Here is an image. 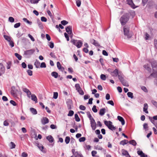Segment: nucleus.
Masks as SVG:
<instances>
[{
  "label": "nucleus",
  "instance_id": "20e7f679",
  "mask_svg": "<svg viewBox=\"0 0 157 157\" xmlns=\"http://www.w3.org/2000/svg\"><path fill=\"white\" fill-rule=\"evenodd\" d=\"M35 50L34 49H31L26 50L24 51V56L26 58H29L35 52Z\"/></svg>",
  "mask_w": 157,
  "mask_h": 157
},
{
  "label": "nucleus",
  "instance_id": "680f3d73",
  "mask_svg": "<svg viewBox=\"0 0 157 157\" xmlns=\"http://www.w3.org/2000/svg\"><path fill=\"white\" fill-rule=\"evenodd\" d=\"M38 24L40 28H43V25L42 23L39 20H38Z\"/></svg>",
  "mask_w": 157,
  "mask_h": 157
},
{
  "label": "nucleus",
  "instance_id": "bf43d9fd",
  "mask_svg": "<svg viewBox=\"0 0 157 157\" xmlns=\"http://www.w3.org/2000/svg\"><path fill=\"white\" fill-rule=\"evenodd\" d=\"M40 0H30V2L32 3H37Z\"/></svg>",
  "mask_w": 157,
  "mask_h": 157
},
{
  "label": "nucleus",
  "instance_id": "dca6fc26",
  "mask_svg": "<svg viewBox=\"0 0 157 157\" xmlns=\"http://www.w3.org/2000/svg\"><path fill=\"white\" fill-rule=\"evenodd\" d=\"M118 120L120 121L122 125H124L125 124V121L124 118L120 116H117Z\"/></svg>",
  "mask_w": 157,
  "mask_h": 157
},
{
  "label": "nucleus",
  "instance_id": "c03bdc74",
  "mask_svg": "<svg viewBox=\"0 0 157 157\" xmlns=\"http://www.w3.org/2000/svg\"><path fill=\"white\" fill-rule=\"evenodd\" d=\"M10 144L11 145L10 146V148L11 149H13L15 147L16 145L15 144L13 143V142H10Z\"/></svg>",
  "mask_w": 157,
  "mask_h": 157
},
{
  "label": "nucleus",
  "instance_id": "603ef678",
  "mask_svg": "<svg viewBox=\"0 0 157 157\" xmlns=\"http://www.w3.org/2000/svg\"><path fill=\"white\" fill-rule=\"evenodd\" d=\"M75 87L76 88V90H78L79 89H81V87L79 86V84H76L75 86Z\"/></svg>",
  "mask_w": 157,
  "mask_h": 157
},
{
  "label": "nucleus",
  "instance_id": "393cba45",
  "mask_svg": "<svg viewBox=\"0 0 157 157\" xmlns=\"http://www.w3.org/2000/svg\"><path fill=\"white\" fill-rule=\"evenodd\" d=\"M128 143L130 144H131L133 146H136L137 144V143L136 141L134 140H130L128 142Z\"/></svg>",
  "mask_w": 157,
  "mask_h": 157
},
{
  "label": "nucleus",
  "instance_id": "f03ea898",
  "mask_svg": "<svg viewBox=\"0 0 157 157\" xmlns=\"http://www.w3.org/2000/svg\"><path fill=\"white\" fill-rule=\"evenodd\" d=\"M129 18V14L125 13L120 18V20L122 25H124L128 22Z\"/></svg>",
  "mask_w": 157,
  "mask_h": 157
},
{
  "label": "nucleus",
  "instance_id": "4c0bfd02",
  "mask_svg": "<svg viewBox=\"0 0 157 157\" xmlns=\"http://www.w3.org/2000/svg\"><path fill=\"white\" fill-rule=\"evenodd\" d=\"M4 38L8 42L10 41L11 40V38L10 37L6 35H4Z\"/></svg>",
  "mask_w": 157,
  "mask_h": 157
},
{
  "label": "nucleus",
  "instance_id": "f3484780",
  "mask_svg": "<svg viewBox=\"0 0 157 157\" xmlns=\"http://www.w3.org/2000/svg\"><path fill=\"white\" fill-rule=\"evenodd\" d=\"M122 154L126 157H131L128 152L125 150L123 149L122 150Z\"/></svg>",
  "mask_w": 157,
  "mask_h": 157
},
{
  "label": "nucleus",
  "instance_id": "37998d69",
  "mask_svg": "<svg viewBox=\"0 0 157 157\" xmlns=\"http://www.w3.org/2000/svg\"><path fill=\"white\" fill-rule=\"evenodd\" d=\"M22 90L26 94L29 93V92L30 91L29 89L25 88H23Z\"/></svg>",
  "mask_w": 157,
  "mask_h": 157
},
{
  "label": "nucleus",
  "instance_id": "423d86ee",
  "mask_svg": "<svg viewBox=\"0 0 157 157\" xmlns=\"http://www.w3.org/2000/svg\"><path fill=\"white\" fill-rule=\"evenodd\" d=\"M71 41L73 44L78 48H80L83 44L82 42L80 40H78L73 39L71 40Z\"/></svg>",
  "mask_w": 157,
  "mask_h": 157
},
{
  "label": "nucleus",
  "instance_id": "412c9836",
  "mask_svg": "<svg viewBox=\"0 0 157 157\" xmlns=\"http://www.w3.org/2000/svg\"><path fill=\"white\" fill-rule=\"evenodd\" d=\"M148 106L147 103H145L144 104V107L143 108L144 111L146 113H148V111L147 110L148 109Z\"/></svg>",
  "mask_w": 157,
  "mask_h": 157
},
{
  "label": "nucleus",
  "instance_id": "338daca9",
  "mask_svg": "<svg viewBox=\"0 0 157 157\" xmlns=\"http://www.w3.org/2000/svg\"><path fill=\"white\" fill-rule=\"evenodd\" d=\"M41 20L43 22H46L47 21L46 18L44 17H41Z\"/></svg>",
  "mask_w": 157,
  "mask_h": 157
},
{
  "label": "nucleus",
  "instance_id": "c9c22d12",
  "mask_svg": "<svg viewBox=\"0 0 157 157\" xmlns=\"http://www.w3.org/2000/svg\"><path fill=\"white\" fill-rule=\"evenodd\" d=\"M11 93L14 96L16 97L17 96L15 90H11Z\"/></svg>",
  "mask_w": 157,
  "mask_h": 157
},
{
  "label": "nucleus",
  "instance_id": "09e8293b",
  "mask_svg": "<svg viewBox=\"0 0 157 157\" xmlns=\"http://www.w3.org/2000/svg\"><path fill=\"white\" fill-rule=\"evenodd\" d=\"M21 23L20 22L16 23L14 25V27L15 28H17L21 26Z\"/></svg>",
  "mask_w": 157,
  "mask_h": 157
},
{
  "label": "nucleus",
  "instance_id": "c756f323",
  "mask_svg": "<svg viewBox=\"0 0 157 157\" xmlns=\"http://www.w3.org/2000/svg\"><path fill=\"white\" fill-rule=\"evenodd\" d=\"M40 64V63L39 61L36 59L34 63V65L37 68H39Z\"/></svg>",
  "mask_w": 157,
  "mask_h": 157
},
{
  "label": "nucleus",
  "instance_id": "5fc2aeb1",
  "mask_svg": "<svg viewBox=\"0 0 157 157\" xmlns=\"http://www.w3.org/2000/svg\"><path fill=\"white\" fill-rule=\"evenodd\" d=\"M79 108L80 110H84L86 109V107L85 106L82 105H80Z\"/></svg>",
  "mask_w": 157,
  "mask_h": 157
},
{
  "label": "nucleus",
  "instance_id": "f704fd0d",
  "mask_svg": "<svg viewBox=\"0 0 157 157\" xmlns=\"http://www.w3.org/2000/svg\"><path fill=\"white\" fill-rule=\"evenodd\" d=\"M14 55L19 60H21V59L22 56L18 53H16L14 54Z\"/></svg>",
  "mask_w": 157,
  "mask_h": 157
},
{
  "label": "nucleus",
  "instance_id": "72a5a7b5",
  "mask_svg": "<svg viewBox=\"0 0 157 157\" xmlns=\"http://www.w3.org/2000/svg\"><path fill=\"white\" fill-rule=\"evenodd\" d=\"M149 120H150L151 122L154 124V125L157 122L156 121V122H155V119H154L153 118V117L152 118L151 117H149Z\"/></svg>",
  "mask_w": 157,
  "mask_h": 157
},
{
  "label": "nucleus",
  "instance_id": "2f4dec72",
  "mask_svg": "<svg viewBox=\"0 0 157 157\" xmlns=\"http://www.w3.org/2000/svg\"><path fill=\"white\" fill-rule=\"evenodd\" d=\"M51 75L55 78H56L58 77V74L56 72L53 71L51 73Z\"/></svg>",
  "mask_w": 157,
  "mask_h": 157
},
{
  "label": "nucleus",
  "instance_id": "9d476101",
  "mask_svg": "<svg viewBox=\"0 0 157 157\" xmlns=\"http://www.w3.org/2000/svg\"><path fill=\"white\" fill-rule=\"evenodd\" d=\"M67 107L68 109H71V106L72 105V101L71 100L68 99L66 102Z\"/></svg>",
  "mask_w": 157,
  "mask_h": 157
},
{
  "label": "nucleus",
  "instance_id": "f257e3e1",
  "mask_svg": "<svg viewBox=\"0 0 157 157\" xmlns=\"http://www.w3.org/2000/svg\"><path fill=\"white\" fill-rule=\"evenodd\" d=\"M150 63L153 69V73L151 74L150 76L153 78L157 77V62L155 60H152Z\"/></svg>",
  "mask_w": 157,
  "mask_h": 157
},
{
  "label": "nucleus",
  "instance_id": "bb28decb",
  "mask_svg": "<svg viewBox=\"0 0 157 157\" xmlns=\"http://www.w3.org/2000/svg\"><path fill=\"white\" fill-rule=\"evenodd\" d=\"M127 2L128 4L134 8L133 6L134 5L132 2V0H127Z\"/></svg>",
  "mask_w": 157,
  "mask_h": 157
},
{
  "label": "nucleus",
  "instance_id": "0eeeda50",
  "mask_svg": "<svg viewBox=\"0 0 157 157\" xmlns=\"http://www.w3.org/2000/svg\"><path fill=\"white\" fill-rule=\"evenodd\" d=\"M111 75L113 76H116L118 75V78H124V75H119L118 73V70L117 69L111 72Z\"/></svg>",
  "mask_w": 157,
  "mask_h": 157
},
{
  "label": "nucleus",
  "instance_id": "de8ad7c7",
  "mask_svg": "<svg viewBox=\"0 0 157 157\" xmlns=\"http://www.w3.org/2000/svg\"><path fill=\"white\" fill-rule=\"evenodd\" d=\"M61 24L63 25H65L68 23V22L65 20H63L61 22Z\"/></svg>",
  "mask_w": 157,
  "mask_h": 157
},
{
  "label": "nucleus",
  "instance_id": "052dcab7",
  "mask_svg": "<svg viewBox=\"0 0 157 157\" xmlns=\"http://www.w3.org/2000/svg\"><path fill=\"white\" fill-rule=\"evenodd\" d=\"M142 90H143L144 92H147V88L144 86H142L141 88Z\"/></svg>",
  "mask_w": 157,
  "mask_h": 157
},
{
  "label": "nucleus",
  "instance_id": "e2e57ef3",
  "mask_svg": "<svg viewBox=\"0 0 157 157\" xmlns=\"http://www.w3.org/2000/svg\"><path fill=\"white\" fill-rule=\"evenodd\" d=\"M10 104H12L13 106L16 105H17L16 103L13 100H10Z\"/></svg>",
  "mask_w": 157,
  "mask_h": 157
},
{
  "label": "nucleus",
  "instance_id": "7ed1b4c3",
  "mask_svg": "<svg viewBox=\"0 0 157 157\" xmlns=\"http://www.w3.org/2000/svg\"><path fill=\"white\" fill-rule=\"evenodd\" d=\"M124 34L127 38H130L132 36V33L129 31V28L128 27L124 26L123 28Z\"/></svg>",
  "mask_w": 157,
  "mask_h": 157
},
{
  "label": "nucleus",
  "instance_id": "0e129e2a",
  "mask_svg": "<svg viewBox=\"0 0 157 157\" xmlns=\"http://www.w3.org/2000/svg\"><path fill=\"white\" fill-rule=\"evenodd\" d=\"M28 36L30 38V39L33 41H35L34 38L33 37V36L29 34H28Z\"/></svg>",
  "mask_w": 157,
  "mask_h": 157
},
{
  "label": "nucleus",
  "instance_id": "2eb2a0df",
  "mask_svg": "<svg viewBox=\"0 0 157 157\" xmlns=\"http://www.w3.org/2000/svg\"><path fill=\"white\" fill-rule=\"evenodd\" d=\"M90 42L96 46H99L100 44L96 40L94 39H91L90 40Z\"/></svg>",
  "mask_w": 157,
  "mask_h": 157
},
{
  "label": "nucleus",
  "instance_id": "cd10ccee",
  "mask_svg": "<svg viewBox=\"0 0 157 157\" xmlns=\"http://www.w3.org/2000/svg\"><path fill=\"white\" fill-rule=\"evenodd\" d=\"M37 147L42 152L45 153V151L43 150L44 149V146L42 144H38Z\"/></svg>",
  "mask_w": 157,
  "mask_h": 157
},
{
  "label": "nucleus",
  "instance_id": "13d9d810",
  "mask_svg": "<svg viewBox=\"0 0 157 157\" xmlns=\"http://www.w3.org/2000/svg\"><path fill=\"white\" fill-rule=\"evenodd\" d=\"M46 67V65L45 63L43 62L41 64L40 67L41 68H45Z\"/></svg>",
  "mask_w": 157,
  "mask_h": 157
},
{
  "label": "nucleus",
  "instance_id": "39448f33",
  "mask_svg": "<svg viewBox=\"0 0 157 157\" xmlns=\"http://www.w3.org/2000/svg\"><path fill=\"white\" fill-rule=\"evenodd\" d=\"M105 124L106 125L109 129L111 130H115L116 128L113 125H112V123L110 121H104Z\"/></svg>",
  "mask_w": 157,
  "mask_h": 157
},
{
  "label": "nucleus",
  "instance_id": "473e14b6",
  "mask_svg": "<svg viewBox=\"0 0 157 157\" xmlns=\"http://www.w3.org/2000/svg\"><path fill=\"white\" fill-rule=\"evenodd\" d=\"M133 93H132L131 92H128L127 95L130 98H133Z\"/></svg>",
  "mask_w": 157,
  "mask_h": 157
},
{
  "label": "nucleus",
  "instance_id": "49530a36",
  "mask_svg": "<svg viewBox=\"0 0 157 157\" xmlns=\"http://www.w3.org/2000/svg\"><path fill=\"white\" fill-rule=\"evenodd\" d=\"M48 45L49 46L50 48H53L54 46V43L52 42H50L49 43Z\"/></svg>",
  "mask_w": 157,
  "mask_h": 157
},
{
  "label": "nucleus",
  "instance_id": "7c9ffc66",
  "mask_svg": "<svg viewBox=\"0 0 157 157\" xmlns=\"http://www.w3.org/2000/svg\"><path fill=\"white\" fill-rule=\"evenodd\" d=\"M70 137L67 136L65 137V141L66 144H68L69 143L70 140Z\"/></svg>",
  "mask_w": 157,
  "mask_h": 157
},
{
  "label": "nucleus",
  "instance_id": "a878e982",
  "mask_svg": "<svg viewBox=\"0 0 157 157\" xmlns=\"http://www.w3.org/2000/svg\"><path fill=\"white\" fill-rule=\"evenodd\" d=\"M74 156L75 157H83V156L81 153L78 151H75Z\"/></svg>",
  "mask_w": 157,
  "mask_h": 157
},
{
  "label": "nucleus",
  "instance_id": "58836bf2",
  "mask_svg": "<svg viewBox=\"0 0 157 157\" xmlns=\"http://www.w3.org/2000/svg\"><path fill=\"white\" fill-rule=\"evenodd\" d=\"M7 69H10L11 67V66L12 63L11 61H8L7 63Z\"/></svg>",
  "mask_w": 157,
  "mask_h": 157
},
{
  "label": "nucleus",
  "instance_id": "5701e85b",
  "mask_svg": "<svg viewBox=\"0 0 157 157\" xmlns=\"http://www.w3.org/2000/svg\"><path fill=\"white\" fill-rule=\"evenodd\" d=\"M30 110L31 113L33 115H36L37 114V112L36 109L33 108H30Z\"/></svg>",
  "mask_w": 157,
  "mask_h": 157
},
{
  "label": "nucleus",
  "instance_id": "e433bc0d",
  "mask_svg": "<svg viewBox=\"0 0 157 157\" xmlns=\"http://www.w3.org/2000/svg\"><path fill=\"white\" fill-rule=\"evenodd\" d=\"M75 121L77 122H79L80 121V119L78 115L77 114H75Z\"/></svg>",
  "mask_w": 157,
  "mask_h": 157
},
{
  "label": "nucleus",
  "instance_id": "a19ab883",
  "mask_svg": "<svg viewBox=\"0 0 157 157\" xmlns=\"http://www.w3.org/2000/svg\"><path fill=\"white\" fill-rule=\"evenodd\" d=\"M58 97V93L57 92H54L53 93V98L55 99H56Z\"/></svg>",
  "mask_w": 157,
  "mask_h": 157
},
{
  "label": "nucleus",
  "instance_id": "f8f14e48",
  "mask_svg": "<svg viewBox=\"0 0 157 157\" xmlns=\"http://www.w3.org/2000/svg\"><path fill=\"white\" fill-rule=\"evenodd\" d=\"M5 71L4 66L2 63H0V76L3 74Z\"/></svg>",
  "mask_w": 157,
  "mask_h": 157
},
{
  "label": "nucleus",
  "instance_id": "8fccbe9b",
  "mask_svg": "<svg viewBox=\"0 0 157 157\" xmlns=\"http://www.w3.org/2000/svg\"><path fill=\"white\" fill-rule=\"evenodd\" d=\"M76 3L77 6L78 7H79L81 4V2L80 0H77L76 1Z\"/></svg>",
  "mask_w": 157,
  "mask_h": 157
},
{
  "label": "nucleus",
  "instance_id": "69168bd1",
  "mask_svg": "<svg viewBox=\"0 0 157 157\" xmlns=\"http://www.w3.org/2000/svg\"><path fill=\"white\" fill-rule=\"evenodd\" d=\"M151 103L152 104L155 106L157 108V102L153 100L151 101Z\"/></svg>",
  "mask_w": 157,
  "mask_h": 157
},
{
  "label": "nucleus",
  "instance_id": "864d4df0",
  "mask_svg": "<svg viewBox=\"0 0 157 157\" xmlns=\"http://www.w3.org/2000/svg\"><path fill=\"white\" fill-rule=\"evenodd\" d=\"M77 91L79 93V94L81 95H83L84 94V92L82 90H81V89L77 90Z\"/></svg>",
  "mask_w": 157,
  "mask_h": 157
},
{
  "label": "nucleus",
  "instance_id": "a18cd8bd",
  "mask_svg": "<svg viewBox=\"0 0 157 157\" xmlns=\"http://www.w3.org/2000/svg\"><path fill=\"white\" fill-rule=\"evenodd\" d=\"M85 140H86V138L84 137H83L80 138L79 139V141L81 142H83Z\"/></svg>",
  "mask_w": 157,
  "mask_h": 157
},
{
  "label": "nucleus",
  "instance_id": "6e6552de",
  "mask_svg": "<svg viewBox=\"0 0 157 157\" xmlns=\"http://www.w3.org/2000/svg\"><path fill=\"white\" fill-rule=\"evenodd\" d=\"M94 149L97 150H100L104 154L106 153V151L101 146L97 145L94 146Z\"/></svg>",
  "mask_w": 157,
  "mask_h": 157
},
{
  "label": "nucleus",
  "instance_id": "774afa93",
  "mask_svg": "<svg viewBox=\"0 0 157 157\" xmlns=\"http://www.w3.org/2000/svg\"><path fill=\"white\" fill-rule=\"evenodd\" d=\"M21 156L22 157H27L28 156V154L27 153L23 152L22 153Z\"/></svg>",
  "mask_w": 157,
  "mask_h": 157
},
{
  "label": "nucleus",
  "instance_id": "4be33fe9",
  "mask_svg": "<svg viewBox=\"0 0 157 157\" xmlns=\"http://www.w3.org/2000/svg\"><path fill=\"white\" fill-rule=\"evenodd\" d=\"M57 68L59 70H60L62 71L64 70V68L61 66V64L59 62H57Z\"/></svg>",
  "mask_w": 157,
  "mask_h": 157
},
{
  "label": "nucleus",
  "instance_id": "ea45409f",
  "mask_svg": "<svg viewBox=\"0 0 157 157\" xmlns=\"http://www.w3.org/2000/svg\"><path fill=\"white\" fill-rule=\"evenodd\" d=\"M74 113V112L73 111L71 110H70L69 111V112L67 114V116H68L70 117L72 116L73 115Z\"/></svg>",
  "mask_w": 157,
  "mask_h": 157
},
{
  "label": "nucleus",
  "instance_id": "9b49d317",
  "mask_svg": "<svg viewBox=\"0 0 157 157\" xmlns=\"http://www.w3.org/2000/svg\"><path fill=\"white\" fill-rule=\"evenodd\" d=\"M143 67L145 70L147 71L148 72H151V69L149 64L146 63L144 65Z\"/></svg>",
  "mask_w": 157,
  "mask_h": 157
},
{
  "label": "nucleus",
  "instance_id": "3c124183",
  "mask_svg": "<svg viewBox=\"0 0 157 157\" xmlns=\"http://www.w3.org/2000/svg\"><path fill=\"white\" fill-rule=\"evenodd\" d=\"M8 20L10 22L12 23L14 22V18L13 17H9Z\"/></svg>",
  "mask_w": 157,
  "mask_h": 157
},
{
  "label": "nucleus",
  "instance_id": "6e6d98bb",
  "mask_svg": "<svg viewBox=\"0 0 157 157\" xmlns=\"http://www.w3.org/2000/svg\"><path fill=\"white\" fill-rule=\"evenodd\" d=\"M107 103L109 104L112 106L114 105V103L112 100H109L107 101Z\"/></svg>",
  "mask_w": 157,
  "mask_h": 157
},
{
  "label": "nucleus",
  "instance_id": "ddd939ff",
  "mask_svg": "<svg viewBox=\"0 0 157 157\" xmlns=\"http://www.w3.org/2000/svg\"><path fill=\"white\" fill-rule=\"evenodd\" d=\"M122 85L126 86H128L129 85L128 82L126 81V79H119Z\"/></svg>",
  "mask_w": 157,
  "mask_h": 157
},
{
  "label": "nucleus",
  "instance_id": "4468645a",
  "mask_svg": "<svg viewBox=\"0 0 157 157\" xmlns=\"http://www.w3.org/2000/svg\"><path fill=\"white\" fill-rule=\"evenodd\" d=\"M90 124L92 130H94L96 128V123L95 120L90 121Z\"/></svg>",
  "mask_w": 157,
  "mask_h": 157
},
{
  "label": "nucleus",
  "instance_id": "a211bd4d",
  "mask_svg": "<svg viewBox=\"0 0 157 157\" xmlns=\"http://www.w3.org/2000/svg\"><path fill=\"white\" fill-rule=\"evenodd\" d=\"M46 139L51 143H52L54 141V139L53 137L51 135H49L47 136L46 137Z\"/></svg>",
  "mask_w": 157,
  "mask_h": 157
},
{
  "label": "nucleus",
  "instance_id": "aec40b11",
  "mask_svg": "<svg viewBox=\"0 0 157 157\" xmlns=\"http://www.w3.org/2000/svg\"><path fill=\"white\" fill-rule=\"evenodd\" d=\"M31 98L32 100L35 101V103L38 102L37 97L35 94H32L31 95Z\"/></svg>",
  "mask_w": 157,
  "mask_h": 157
},
{
  "label": "nucleus",
  "instance_id": "79ce46f5",
  "mask_svg": "<svg viewBox=\"0 0 157 157\" xmlns=\"http://www.w3.org/2000/svg\"><path fill=\"white\" fill-rule=\"evenodd\" d=\"M92 110L94 112V113H97L98 111V110L97 109H96V105H94L93 106V108H92Z\"/></svg>",
  "mask_w": 157,
  "mask_h": 157
},
{
  "label": "nucleus",
  "instance_id": "c85d7f7f",
  "mask_svg": "<svg viewBox=\"0 0 157 157\" xmlns=\"http://www.w3.org/2000/svg\"><path fill=\"white\" fill-rule=\"evenodd\" d=\"M128 142V140H122L121 141L120 143V144L121 145H124L127 144Z\"/></svg>",
  "mask_w": 157,
  "mask_h": 157
},
{
  "label": "nucleus",
  "instance_id": "b1692460",
  "mask_svg": "<svg viewBox=\"0 0 157 157\" xmlns=\"http://www.w3.org/2000/svg\"><path fill=\"white\" fill-rule=\"evenodd\" d=\"M105 108L101 109L100 110L99 114L101 116H103L105 113Z\"/></svg>",
  "mask_w": 157,
  "mask_h": 157
},
{
  "label": "nucleus",
  "instance_id": "4d7b16f0",
  "mask_svg": "<svg viewBox=\"0 0 157 157\" xmlns=\"http://www.w3.org/2000/svg\"><path fill=\"white\" fill-rule=\"evenodd\" d=\"M97 152L95 151H93L91 152V154L92 156L95 157L96 155H95L97 154Z\"/></svg>",
  "mask_w": 157,
  "mask_h": 157
},
{
  "label": "nucleus",
  "instance_id": "1a4fd4ad",
  "mask_svg": "<svg viewBox=\"0 0 157 157\" xmlns=\"http://www.w3.org/2000/svg\"><path fill=\"white\" fill-rule=\"evenodd\" d=\"M66 31L68 33L72 36V27L71 26H68L66 28Z\"/></svg>",
  "mask_w": 157,
  "mask_h": 157
},
{
  "label": "nucleus",
  "instance_id": "6ab92c4d",
  "mask_svg": "<svg viewBox=\"0 0 157 157\" xmlns=\"http://www.w3.org/2000/svg\"><path fill=\"white\" fill-rule=\"evenodd\" d=\"M49 122L48 119L46 117H44L43 118V120H42V123L43 124H47Z\"/></svg>",
  "mask_w": 157,
  "mask_h": 157
}]
</instances>
